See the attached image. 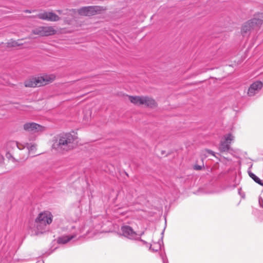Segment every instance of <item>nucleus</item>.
Wrapping results in <instances>:
<instances>
[{"label": "nucleus", "instance_id": "f257e3e1", "mask_svg": "<svg viewBox=\"0 0 263 263\" xmlns=\"http://www.w3.org/2000/svg\"><path fill=\"white\" fill-rule=\"evenodd\" d=\"M77 143V138L74 135L69 133H63L57 136L52 144V148L64 153L75 148Z\"/></svg>", "mask_w": 263, "mask_h": 263}, {"label": "nucleus", "instance_id": "f03ea898", "mask_svg": "<svg viewBox=\"0 0 263 263\" xmlns=\"http://www.w3.org/2000/svg\"><path fill=\"white\" fill-rule=\"evenodd\" d=\"M52 215L48 211H45L39 214L34 223L36 234H42L48 231L49 225L52 221Z\"/></svg>", "mask_w": 263, "mask_h": 263}, {"label": "nucleus", "instance_id": "7ed1b4c3", "mask_svg": "<svg viewBox=\"0 0 263 263\" xmlns=\"http://www.w3.org/2000/svg\"><path fill=\"white\" fill-rule=\"evenodd\" d=\"M53 79V77L51 78L47 76L31 78L25 81L24 85L26 87H40L52 82Z\"/></svg>", "mask_w": 263, "mask_h": 263}, {"label": "nucleus", "instance_id": "20e7f679", "mask_svg": "<svg viewBox=\"0 0 263 263\" xmlns=\"http://www.w3.org/2000/svg\"><path fill=\"white\" fill-rule=\"evenodd\" d=\"M128 98L131 103L136 105H145L150 107L155 106V100L149 97L129 96Z\"/></svg>", "mask_w": 263, "mask_h": 263}, {"label": "nucleus", "instance_id": "39448f33", "mask_svg": "<svg viewBox=\"0 0 263 263\" xmlns=\"http://www.w3.org/2000/svg\"><path fill=\"white\" fill-rule=\"evenodd\" d=\"M263 23L262 19L254 17L247 22L242 26L241 33L243 36L247 34L251 29L259 27Z\"/></svg>", "mask_w": 263, "mask_h": 263}, {"label": "nucleus", "instance_id": "423d86ee", "mask_svg": "<svg viewBox=\"0 0 263 263\" xmlns=\"http://www.w3.org/2000/svg\"><path fill=\"white\" fill-rule=\"evenodd\" d=\"M32 33L41 36H47L55 34L57 30L52 26H39L33 29Z\"/></svg>", "mask_w": 263, "mask_h": 263}, {"label": "nucleus", "instance_id": "0eeeda50", "mask_svg": "<svg viewBox=\"0 0 263 263\" xmlns=\"http://www.w3.org/2000/svg\"><path fill=\"white\" fill-rule=\"evenodd\" d=\"M121 230L123 235H124L125 237L130 239H135L141 241L144 244L147 243L145 241L141 239V236L142 235H143V232L141 233L140 234H138L137 233L134 231L130 227L128 226H124L122 227Z\"/></svg>", "mask_w": 263, "mask_h": 263}, {"label": "nucleus", "instance_id": "6e6552de", "mask_svg": "<svg viewBox=\"0 0 263 263\" xmlns=\"http://www.w3.org/2000/svg\"><path fill=\"white\" fill-rule=\"evenodd\" d=\"M234 139V137L231 134H228L224 136L223 140H221L219 150L221 152H228L230 148V145L232 141Z\"/></svg>", "mask_w": 263, "mask_h": 263}, {"label": "nucleus", "instance_id": "1a4fd4ad", "mask_svg": "<svg viewBox=\"0 0 263 263\" xmlns=\"http://www.w3.org/2000/svg\"><path fill=\"white\" fill-rule=\"evenodd\" d=\"M37 17L40 19L50 22L58 21L60 19L58 15L52 12L40 13L37 15Z\"/></svg>", "mask_w": 263, "mask_h": 263}, {"label": "nucleus", "instance_id": "9d476101", "mask_svg": "<svg viewBox=\"0 0 263 263\" xmlns=\"http://www.w3.org/2000/svg\"><path fill=\"white\" fill-rule=\"evenodd\" d=\"M98 11L99 9L98 6H88L80 8L78 12L82 15L91 16L96 14Z\"/></svg>", "mask_w": 263, "mask_h": 263}, {"label": "nucleus", "instance_id": "9b49d317", "mask_svg": "<svg viewBox=\"0 0 263 263\" xmlns=\"http://www.w3.org/2000/svg\"><path fill=\"white\" fill-rule=\"evenodd\" d=\"M24 129L28 132L32 133L42 131L43 127L34 122L27 123L24 125Z\"/></svg>", "mask_w": 263, "mask_h": 263}, {"label": "nucleus", "instance_id": "f8f14e48", "mask_svg": "<svg viewBox=\"0 0 263 263\" xmlns=\"http://www.w3.org/2000/svg\"><path fill=\"white\" fill-rule=\"evenodd\" d=\"M262 87V84L260 81H256L252 84L249 87L248 94L249 96H254L257 93Z\"/></svg>", "mask_w": 263, "mask_h": 263}, {"label": "nucleus", "instance_id": "ddd939ff", "mask_svg": "<svg viewBox=\"0 0 263 263\" xmlns=\"http://www.w3.org/2000/svg\"><path fill=\"white\" fill-rule=\"evenodd\" d=\"M81 233V231L78 230L76 233L69 235H64L60 237L58 239V242L59 243L65 244L73 238H76L77 235Z\"/></svg>", "mask_w": 263, "mask_h": 263}, {"label": "nucleus", "instance_id": "4468645a", "mask_svg": "<svg viewBox=\"0 0 263 263\" xmlns=\"http://www.w3.org/2000/svg\"><path fill=\"white\" fill-rule=\"evenodd\" d=\"M250 177L256 183L263 186V180H260L257 176L252 172H249Z\"/></svg>", "mask_w": 263, "mask_h": 263}, {"label": "nucleus", "instance_id": "2eb2a0df", "mask_svg": "<svg viewBox=\"0 0 263 263\" xmlns=\"http://www.w3.org/2000/svg\"><path fill=\"white\" fill-rule=\"evenodd\" d=\"M162 242V240H159L158 242L154 243L151 245L149 249L152 250L154 252H157L161 249V243Z\"/></svg>", "mask_w": 263, "mask_h": 263}, {"label": "nucleus", "instance_id": "dca6fc26", "mask_svg": "<svg viewBox=\"0 0 263 263\" xmlns=\"http://www.w3.org/2000/svg\"><path fill=\"white\" fill-rule=\"evenodd\" d=\"M16 147L19 148L18 143L16 141H11L8 142L7 144V148L9 151L10 150L11 148L13 149Z\"/></svg>", "mask_w": 263, "mask_h": 263}, {"label": "nucleus", "instance_id": "f3484780", "mask_svg": "<svg viewBox=\"0 0 263 263\" xmlns=\"http://www.w3.org/2000/svg\"><path fill=\"white\" fill-rule=\"evenodd\" d=\"M9 44L11 46H19L20 44H18L16 41H12L11 43H9Z\"/></svg>", "mask_w": 263, "mask_h": 263}, {"label": "nucleus", "instance_id": "a211bd4d", "mask_svg": "<svg viewBox=\"0 0 263 263\" xmlns=\"http://www.w3.org/2000/svg\"><path fill=\"white\" fill-rule=\"evenodd\" d=\"M258 203L260 206L263 208V199L261 197H259L258 198Z\"/></svg>", "mask_w": 263, "mask_h": 263}, {"label": "nucleus", "instance_id": "6ab92c4d", "mask_svg": "<svg viewBox=\"0 0 263 263\" xmlns=\"http://www.w3.org/2000/svg\"><path fill=\"white\" fill-rule=\"evenodd\" d=\"M202 166L199 165H195L194 166V170H201L202 169Z\"/></svg>", "mask_w": 263, "mask_h": 263}, {"label": "nucleus", "instance_id": "aec40b11", "mask_svg": "<svg viewBox=\"0 0 263 263\" xmlns=\"http://www.w3.org/2000/svg\"><path fill=\"white\" fill-rule=\"evenodd\" d=\"M34 149H35V146L34 145H31L29 148V150L30 152L33 151Z\"/></svg>", "mask_w": 263, "mask_h": 263}, {"label": "nucleus", "instance_id": "412c9836", "mask_svg": "<svg viewBox=\"0 0 263 263\" xmlns=\"http://www.w3.org/2000/svg\"><path fill=\"white\" fill-rule=\"evenodd\" d=\"M163 263H168V260L166 258H165L163 256L162 257Z\"/></svg>", "mask_w": 263, "mask_h": 263}, {"label": "nucleus", "instance_id": "4be33fe9", "mask_svg": "<svg viewBox=\"0 0 263 263\" xmlns=\"http://www.w3.org/2000/svg\"><path fill=\"white\" fill-rule=\"evenodd\" d=\"M163 263H168V260L166 258H165L163 256L162 257Z\"/></svg>", "mask_w": 263, "mask_h": 263}, {"label": "nucleus", "instance_id": "5701e85b", "mask_svg": "<svg viewBox=\"0 0 263 263\" xmlns=\"http://www.w3.org/2000/svg\"><path fill=\"white\" fill-rule=\"evenodd\" d=\"M163 263H168V260L166 258H165L163 256L162 257Z\"/></svg>", "mask_w": 263, "mask_h": 263}, {"label": "nucleus", "instance_id": "b1692460", "mask_svg": "<svg viewBox=\"0 0 263 263\" xmlns=\"http://www.w3.org/2000/svg\"><path fill=\"white\" fill-rule=\"evenodd\" d=\"M208 152H209V153L212 154V155H214V153L213 151L209 150Z\"/></svg>", "mask_w": 263, "mask_h": 263}, {"label": "nucleus", "instance_id": "393cba45", "mask_svg": "<svg viewBox=\"0 0 263 263\" xmlns=\"http://www.w3.org/2000/svg\"><path fill=\"white\" fill-rule=\"evenodd\" d=\"M57 12H58L59 14H61V13H62V10H57Z\"/></svg>", "mask_w": 263, "mask_h": 263}, {"label": "nucleus", "instance_id": "a878e982", "mask_svg": "<svg viewBox=\"0 0 263 263\" xmlns=\"http://www.w3.org/2000/svg\"><path fill=\"white\" fill-rule=\"evenodd\" d=\"M2 156H0V161L2 160Z\"/></svg>", "mask_w": 263, "mask_h": 263}, {"label": "nucleus", "instance_id": "bb28decb", "mask_svg": "<svg viewBox=\"0 0 263 263\" xmlns=\"http://www.w3.org/2000/svg\"><path fill=\"white\" fill-rule=\"evenodd\" d=\"M111 231L110 230H109V231H104L105 232H110Z\"/></svg>", "mask_w": 263, "mask_h": 263}]
</instances>
